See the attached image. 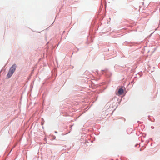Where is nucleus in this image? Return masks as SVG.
<instances>
[{
  "label": "nucleus",
  "instance_id": "f257e3e1",
  "mask_svg": "<svg viewBox=\"0 0 160 160\" xmlns=\"http://www.w3.org/2000/svg\"><path fill=\"white\" fill-rule=\"evenodd\" d=\"M16 64L13 65L12 67L10 68L9 70L11 71L12 72H14L16 69Z\"/></svg>",
  "mask_w": 160,
  "mask_h": 160
},
{
  "label": "nucleus",
  "instance_id": "f03ea898",
  "mask_svg": "<svg viewBox=\"0 0 160 160\" xmlns=\"http://www.w3.org/2000/svg\"><path fill=\"white\" fill-rule=\"evenodd\" d=\"M123 90L122 88H120L118 91V94H116L117 95H121L123 94Z\"/></svg>",
  "mask_w": 160,
  "mask_h": 160
},
{
  "label": "nucleus",
  "instance_id": "7ed1b4c3",
  "mask_svg": "<svg viewBox=\"0 0 160 160\" xmlns=\"http://www.w3.org/2000/svg\"><path fill=\"white\" fill-rule=\"evenodd\" d=\"M13 73V72L9 70L8 73L7 75V78H9L12 75Z\"/></svg>",
  "mask_w": 160,
  "mask_h": 160
}]
</instances>
